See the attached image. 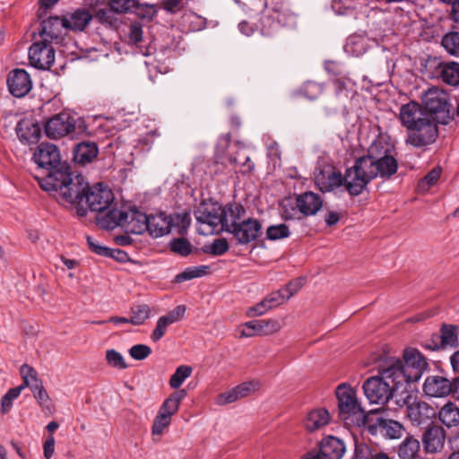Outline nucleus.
Listing matches in <instances>:
<instances>
[{
	"label": "nucleus",
	"mask_w": 459,
	"mask_h": 459,
	"mask_svg": "<svg viewBox=\"0 0 459 459\" xmlns=\"http://www.w3.org/2000/svg\"><path fill=\"white\" fill-rule=\"evenodd\" d=\"M397 169L394 143L387 135H378L369 145L367 155L357 159L348 173L350 195H360L374 178H389Z\"/></svg>",
	"instance_id": "nucleus-1"
},
{
	"label": "nucleus",
	"mask_w": 459,
	"mask_h": 459,
	"mask_svg": "<svg viewBox=\"0 0 459 459\" xmlns=\"http://www.w3.org/2000/svg\"><path fill=\"white\" fill-rule=\"evenodd\" d=\"M35 178L43 190L58 194L63 202L78 206V215H86L87 209L82 207V204L89 184L82 175L72 173L69 166H63L61 170H56L51 175L36 176Z\"/></svg>",
	"instance_id": "nucleus-2"
},
{
	"label": "nucleus",
	"mask_w": 459,
	"mask_h": 459,
	"mask_svg": "<svg viewBox=\"0 0 459 459\" xmlns=\"http://www.w3.org/2000/svg\"><path fill=\"white\" fill-rule=\"evenodd\" d=\"M377 372V376L368 377L364 382L362 388L370 403L384 405L403 383L393 376L394 372L385 360L379 364Z\"/></svg>",
	"instance_id": "nucleus-3"
},
{
	"label": "nucleus",
	"mask_w": 459,
	"mask_h": 459,
	"mask_svg": "<svg viewBox=\"0 0 459 459\" xmlns=\"http://www.w3.org/2000/svg\"><path fill=\"white\" fill-rule=\"evenodd\" d=\"M403 359L391 357L385 359L394 372L393 376L403 384L418 381L428 368L426 359L415 348L405 349Z\"/></svg>",
	"instance_id": "nucleus-4"
},
{
	"label": "nucleus",
	"mask_w": 459,
	"mask_h": 459,
	"mask_svg": "<svg viewBox=\"0 0 459 459\" xmlns=\"http://www.w3.org/2000/svg\"><path fill=\"white\" fill-rule=\"evenodd\" d=\"M335 394L338 400L340 417L347 421L351 420L358 427L366 426L370 420V413L361 407L356 391L347 384H341L336 387Z\"/></svg>",
	"instance_id": "nucleus-5"
},
{
	"label": "nucleus",
	"mask_w": 459,
	"mask_h": 459,
	"mask_svg": "<svg viewBox=\"0 0 459 459\" xmlns=\"http://www.w3.org/2000/svg\"><path fill=\"white\" fill-rule=\"evenodd\" d=\"M396 404L406 408V416L413 426L429 427L436 418V409L428 403L418 399L409 392L396 399Z\"/></svg>",
	"instance_id": "nucleus-6"
},
{
	"label": "nucleus",
	"mask_w": 459,
	"mask_h": 459,
	"mask_svg": "<svg viewBox=\"0 0 459 459\" xmlns=\"http://www.w3.org/2000/svg\"><path fill=\"white\" fill-rule=\"evenodd\" d=\"M190 224V215L186 212L167 215L165 212L148 215L146 231L152 238H160L169 234L173 228L186 229Z\"/></svg>",
	"instance_id": "nucleus-7"
},
{
	"label": "nucleus",
	"mask_w": 459,
	"mask_h": 459,
	"mask_svg": "<svg viewBox=\"0 0 459 459\" xmlns=\"http://www.w3.org/2000/svg\"><path fill=\"white\" fill-rule=\"evenodd\" d=\"M221 206L218 203L202 202L195 211L198 232L212 235L221 231Z\"/></svg>",
	"instance_id": "nucleus-8"
},
{
	"label": "nucleus",
	"mask_w": 459,
	"mask_h": 459,
	"mask_svg": "<svg viewBox=\"0 0 459 459\" xmlns=\"http://www.w3.org/2000/svg\"><path fill=\"white\" fill-rule=\"evenodd\" d=\"M353 169V166L347 169L342 176L341 171L330 165H324L316 169L314 173V181L317 188L322 193L332 192L338 187L344 186L347 192L349 190L348 173Z\"/></svg>",
	"instance_id": "nucleus-9"
},
{
	"label": "nucleus",
	"mask_w": 459,
	"mask_h": 459,
	"mask_svg": "<svg viewBox=\"0 0 459 459\" xmlns=\"http://www.w3.org/2000/svg\"><path fill=\"white\" fill-rule=\"evenodd\" d=\"M438 121L430 117L419 126L406 131L405 143L418 149L433 144L438 137Z\"/></svg>",
	"instance_id": "nucleus-10"
},
{
	"label": "nucleus",
	"mask_w": 459,
	"mask_h": 459,
	"mask_svg": "<svg viewBox=\"0 0 459 459\" xmlns=\"http://www.w3.org/2000/svg\"><path fill=\"white\" fill-rule=\"evenodd\" d=\"M270 6L276 17L271 19L269 15L261 18V32L263 35H271L278 28V24L287 25L293 19L289 0H271Z\"/></svg>",
	"instance_id": "nucleus-11"
},
{
	"label": "nucleus",
	"mask_w": 459,
	"mask_h": 459,
	"mask_svg": "<svg viewBox=\"0 0 459 459\" xmlns=\"http://www.w3.org/2000/svg\"><path fill=\"white\" fill-rule=\"evenodd\" d=\"M424 105V110L437 118L438 123L441 121L446 124V118L449 114V103L447 95L443 91L437 88H430L426 91L421 98Z\"/></svg>",
	"instance_id": "nucleus-12"
},
{
	"label": "nucleus",
	"mask_w": 459,
	"mask_h": 459,
	"mask_svg": "<svg viewBox=\"0 0 459 459\" xmlns=\"http://www.w3.org/2000/svg\"><path fill=\"white\" fill-rule=\"evenodd\" d=\"M33 159L39 168L47 171V175L61 170L63 166H68V164L61 162L58 148L48 143H41L38 146Z\"/></svg>",
	"instance_id": "nucleus-13"
},
{
	"label": "nucleus",
	"mask_w": 459,
	"mask_h": 459,
	"mask_svg": "<svg viewBox=\"0 0 459 459\" xmlns=\"http://www.w3.org/2000/svg\"><path fill=\"white\" fill-rule=\"evenodd\" d=\"M75 126V117L67 111H63L50 117L46 122L44 129L48 137L58 139L74 133Z\"/></svg>",
	"instance_id": "nucleus-14"
},
{
	"label": "nucleus",
	"mask_w": 459,
	"mask_h": 459,
	"mask_svg": "<svg viewBox=\"0 0 459 459\" xmlns=\"http://www.w3.org/2000/svg\"><path fill=\"white\" fill-rule=\"evenodd\" d=\"M84 201L92 212H103L108 209L114 201V195L110 188L102 183L88 186Z\"/></svg>",
	"instance_id": "nucleus-15"
},
{
	"label": "nucleus",
	"mask_w": 459,
	"mask_h": 459,
	"mask_svg": "<svg viewBox=\"0 0 459 459\" xmlns=\"http://www.w3.org/2000/svg\"><path fill=\"white\" fill-rule=\"evenodd\" d=\"M30 64L40 70H48L55 62V49L50 42L43 39L33 43L29 49Z\"/></svg>",
	"instance_id": "nucleus-16"
},
{
	"label": "nucleus",
	"mask_w": 459,
	"mask_h": 459,
	"mask_svg": "<svg viewBox=\"0 0 459 459\" xmlns=\"http://www.w3.org/2000/svg\"><path fill=\"white\" fill-rule=\"evenodd\" d=\"M345 450L342 439L329 436L322 439L319 451L307 452L303 459H342Z\"/></svg>",
	"instance_id": "nucleus-17"
},
{
	"label": "nucleus",
	"mask_w": 459,
	"mask_h": 459,
	"mask_svg": "<svg viewBox=\"0 0 459 459\" xmlns=\"http://www.w3.org/2000/svg\"><path fill=\"white\" fill-rule=\"evenodd\" d=\"M430 117H432V116L424 110L423 107L416 101H410L402 105L398 115V119L406 131L420 125Z\"/></svg>",
	"instance_id": "nucleus-18"
},
{
	"label": "nucleus",
	"mask_w": 459,
	"mask_h": 459,
	"mask_svg": "<svg viewBox=\"0 0 459 459\" xmlns=\"http://www.w3.org/2000/svg\"><path fill=\"white\" fill-rule=\"evenodd\" d=\"M431 342L432 344L426 345V347L433 351L447 347L456 348L459 345V327L455 325L443 324L440 327V333L434 334Z\"/></svg>",
	"instance_id": "nucleus-19"
},
{
	"label": "nucleus",
	"mask_w": 459,
	"mask_h": 459,
	"mask_svg": "<svg viewBox=\"0 0 459 459\" xmlns=\"http://www.w3.org/2000/svg\"><path fill=\"white\" fill-rule=\"evenodd\" d=\"M446 430L437 425L426 429L421 437L423 450L426 454L436 455L440 453L445 446Z\"/></svg>",
	"instance_id": "nucleus-20"
},
{
	"label": "nucleus",
	"mask_w": 459,
	"mask_h": 459,
	"mask_svg": "<svg viewBox=\"0 0 459 459\" xmlns=\"http://www.w3.org/2000/svg\"><path fill=\"white\" fill-rule=\"evenodd\" d=\"M7 85L12 95L22 98L27 95L32 88L30 74L24 69H13L10 72Z\"/></svg>",
	"instance_id": "nucleus-21"
},
{
	"label": "nucleus",
	"mask_w": 459,
	"mask_h": 459,
	"mask_svg": "<svg viewBox=\"0 0 459 459\" xmlns=\"http://www.w3.org/2000/svg\"><path fill=\"white\" fill-rule=\"evenodd\" d=\"M261 229L262 225L258 220L249 218L242 221L230 233L233 234L238 243L248 244L257 238Z\"/></svg>",
	"instance_id": "nucleus-22"
},
{
	"label": "nucleus",
	"mask_w": 459,
	"mask_h": 459,
	"mask_svg": "<svg viewBox=\"0 0 459 459\" xmlns=\"http://www.w3.org/2000/svg\"><path fill=\"white\" fill-rule=\"evenodd\" d=\"M423 391L431 397H444L450 393L454 395V383L441 376H429L425 379Z\"/></svg>",
	"instance_id": "nucleus-23"
},
{
	"label": "nucleus",
	"mask_w": 459,
	"mask_h": 459,
	"mask_svg": "<svg viewBox=\"0 0 459 459\" xmlns=\"http://www.w3.org/2000/svg\"><path fill=\"white\" fill-rule=\"evenodd\" d=\"M186 307L179 305L173 310L169 311L167 315L160 316L156 324V326L151 334V339L153 342H159L166 333L169 325L180 321L185 315Z\"/></svg>",
	"instance_id": "nucleus-24"
},
{
	"label": "nucleus",
	"mask_w": 459,
	"mask_h": 459,
	"mask_svg": "<svg viewBox=\"0 0 459 459\" xmlns=\"http://www.w3.org/2000/svg\"><path fill=\"white\" fill-rule=\"evenodd\" d=\"M123 229L126 233L141 235L148 229V215L136 209L126 211Z\"/></svg>",
	"instance_id": "nucleus-25"
},
{
	"label": "nucleus",
	"mask_w": 459,
	"mask_h": 459,
	"mask_svg": "<svg viewBox=\"0 0 459 459\" xmlns=\"http://www.w3.org/2000/svg\"><path fill=\"white\" fill-rule=\"evenodd\" d=\"M16 134L20 141L24 144L36 143L41 134L40 126L32 119L24 118L18 122Z\"/></svg>",
	"instance_id": "nucleus-26"
},
{
	"label": "nucleus",
	"mask_w": 459,
	"mask_h": 459,
	"mask_svg": "<svg viewBox=\"0 0 459 459\" xmlns=\"http://www.w3.org/2000/svg\"><path fill=\"white\" fill-rule=\"evenodd\" d=\"M245 208L240 204H229L221 207V228L227 232L232 231V229L238 225L240 219L245 214Z\"/></svg>",
	"instance_id": "nucleus-27"
},
{
	"label": "nucleus",
	"mask_w": 459,
	"mask_h": 459,
	"mask_svg": "<svg viewBox=\"0 0 459 459\" xmlns=\"http://www.w3.org/2000/svg\"><path fill=\"white\" fill-rule=\"evenodd\" d=\"M40 27V36L50 43L54 39H58L62 36L63 30L67 29L65 19H60L58 16H50L43 20Z\"/></svg>",
	"instance_id": "nucleus-28"
},
{
	"label": "nucleus",
	"mask_w": 459,
	"mask_h": 459,
	"mask_svg": "<svg viewBox=\"0 0 459 459\" xmlns=\"http://www.w3.org/2000/svg\"><path fill=\"white\" fill-rule=\"evenodd\" d=\"M297 205L302 214L311 216L321 209L323 201L317 194L305 192L298 196Z\"/></svg>",
	"instance_id": "nucleus-29"
},
{
	"label": "nucleus",
	"mask_w": 459,
	"mask_h": 459,
	"mask_svg": "<svg viewBox=\"0 0 459 459\" xmlns=\"http://www.w3.org/2000/svg\"><path fill=\"white\" fill-rule=\"evenodd\" d=\"M367 425L369 429L375 428L382 435L392 439L399 438L403 431V426L400 422L382 417L377 418L375 424L370 425L368 422Z\"/></svg>",
	"instance_id": "nucleus-30"
},
{
	"label": "nucleus",
	"mask_w": 459,
	"mask_h": 459,
	"mask_svg": "<svg viewBox=\"0 0 459 459\" xmlns=\"http://www.w3.org/2000/svg\"><path fill=\"white\" fill-rule=\"evenodd\" d=\"M244 327L253 331L255 335H270L279 332L281 323L276 319L252 320L244 324Z\"/></svg>",
	"instance_id": "nucleus-31"
},
{
	"label": "nucleus",
	"mask_w": 459,
	"mask_h": 459,
	"mask_svg": "<svg viewBox=\"0 0 459 459\" xmlns=\"http://www.w3.org/2000/svg\"><path fill=\"white\" fill-rule=\"evenodd\" d=\"M126 218V211L112 208L106 213L98 216L97 220L103 229L113 230L117 227L123 228Z\"/></svg>",
	"instance_id": "nucleus-32"
},
{
	"label": "nucleus",
	"mask_w": 459,
	"mask_h": 459,
	"mask_svg": "<svg viewBox=\"0 0 459 459\" xmlns=\"http://www.w3.org/2000/svg\"><path fill=\"white\" fill-rule=\"evenodd\" d=\"M99 149L95 143H79L74 151V160L80 164H87L92 161L98 155Z\"/></svg>",
	"instance_id": "nucleus-33"
},
{
	"label": "nucleus",
	"mask_w": 459,
	"mask_h": 459,
	"mask_svg": "<svg viewBox=\"0 0 459 459\" xmlns=\"http://www.w3.org/2000/svg\"><path fill=\"white\" fill-rule=\"evenodd\" d=\"M330 421V414L327 410L318 408L309 411L305 419L307 430L313 432L326 426Z\"/></svg>",
	"instance_id": "nucleus-34"
},
{
	"label": "nucleus",
	"mask_w": 459,
	"mask_h": 459,
	"mask_svg": "<svg viewBox=\"0 0 459 459\" xmlns=\"http://www.w3.org/2000/svg\"><path fill=\"white\" fill-rule=\"evenodd\" d=\"M420 453V443L412 436H407L400 443L397 449V455L400 459H418Z\"/></svg>",
	"instance_id": "nucleus-35"
},
{
	"label": "nucleus",
	"mask_w": 459,
	"mask_h": 459,
	"mask_svg": "<svg viewBox=\"0 0 459 459\" xmlns=\"http://www.w3.org/2000/svg\"><path fill=\"white\" fill-rule=\"evenodd\" d=\"M187 393L186 389H179L174 391L168 398L164 400L159 409V412L166 414L172 418L178 410L181 402L186 397Z\"/></svg>",
	"instance_id": "nucleus-36"
},
{
	"label": "nucleus",
	"mask_w": 459,
	"mask_h": 459,
	"mask_svg": "<svg viewBox=\"0 0 459 459\" xmlns=\"http://www.w3.org/2000/svg\"><path fill=\"white\" fill-rule=\"evenodd\" d=\"M437 70L444 82L453 86L459 84V63H439Z\"/></svg>",
	"instance_id": "nucleus-37"
},
{
	"label": "nucleus",
	"mask_w": 459,
	"mask_h": 459,
	"mask_svg": "<svg viewBox=\"0 0 459 459\" xmlns=\"http://www.w3.org/2000/svg\"><path fill=\"white\" fill-rule=\"evenodd\" d=\"M92 19L91 13L84 8L75 10L69 18L65 19L67 29L83 30Z\"/></svg>",
	"instance_id": "nucleus-38"
},
{
	"label": "nucleus",
	"mask_w": 459,
	"mask_h": 459,
	"mask_svg": "<svg viewBox=\"0 0 459 459\" xmlns=\"http://www.w3.org/2000/svg\"><path fill=\"white\" fill-rule=\"evenodd\" d=\"M439 420L447 428L459 425V408L452 402H447L438 411Z\"/></svg>",
	"instance_id": "nucleus-39"
},
{
	"label": "nucleus",
	"mask_w": 459,
	"mask_h": 459,
	"mask_svg": "<svg viewBox=\"0 0 459 459\" xmlns=\"http://www.w3.org/2000/svg\"><path fill=\"white\" fill-rule=\"evenodd\" d=\"M229 160L236 171L243 175L249 174L255 169V163L244 152H238L235 156H230Z\"/></svg>",
	"instance_id": "nucleus-40"
},
{
	"label": "nucleus",
	"mask_w": 459,
	"mask_h": 459,
	"mask_svg": "<svg viewBox=\"0 0 459 459\" xmlns=\"http://www.w3.org/2000/svg\"><path fill=\"white\" fill-rule=\"evenodd\" d=\"M182 25L189 31H199L205 28L206 21L194 12H188L182 16Z\"/></svg>",
	"instance_id": "nucleus-41"
},
{
	"label": "nucleus",
	"mask_w": 459,
	"mask_h": 459,
	"mask_svg": "<svg viewBox=\"0 0 459 459\" xmlns=\"http://www.w3.org/2000/svg\"><path fill=\"white\" fill-rule=\"evenodd\" d=\"M210 266L209 265H198V266H190L186 268L182 273L178 274L175 278L177 282H183L186 281H189L195 278L203 277L209 273Z\"/></svg>",
	"instance_id": "nucleus-42"
},
{
	"label": "nucleus",
	"mask_w": 459,
	"mask_h": 459,
	"mask_svg": "<svg viewBox=\"0 0 459 459\" xmlns=\"http://www.w3.org/2000/svg\"><path fill=\"white\" fill-rule=\"evenodd\" d=\"M108 6L113 13L126 14L134 12L138 0H109Z\"/></svg>",
	"instance_id": "nucleus-43"
},
{
	"label": "nucleus",
	"mask_w": 459,
	"mask_h": 459,
	"mask_svg": "<svg viewBox=\"0 0 459 459\" xmlns=\"http://www.w3.org/2000/svg\"><path fill=\"white\" fill-rule=\"evenodd\" d=\"M20 372L22 377V384L19 387H22V390L25 387H30L32 390L35 385L42 384L41 380L38 378L37 371L32 367L24 364L21 367Z\"/></svg>",
	"instance_id": "nucleus-44"
},
{
	"label": "nucleus",
	"mask_w": 459,
	"mask_h": 459,
	"mask_svg": "<svg viewBox=\"0 0 459 459\" xmlns=\"http://www.w3.org/2000/svg\"><path fill=\"white\" fill-rule=\"evenodd\" d=\"M151 315V308L147 304H136L131 307L130 324L133 325H143Z\"/></svg>",
	"instance_id": "nucleus-45"
},
{
	"label": "nucleus",
	"mask_w": 459,
	"mask_h": 459,
	"mask_svg": "<svg viewBox=\"0 0 459 459\" xmlns=\"http://www.w3.org/2000/svg\"><path fill=\"white\" fill-rule=\"evenodd\" d=\"M441 45L451 56H459V32L451 31L445 34Z\"/></svg>",
	"instance_id": "nucleus-46"
},
{
	"label": "nucleus",
	"mask_w": 459,
	"mask_h": 459,
	"mask_svg": "<svg viewBox=\"0 0 459 459\" xmlns=\"http://www.w3.org/2000/svg\"><path fill=\"white\" fill-rule=\"evenodd\" d=\"M192 368L187 365L178 367L169 379V385L173 389H178L182 385L186 378L192 374Z\"/></svg>",
	"instance_id": "nucleus-47"
},
{
	"label": "nucleus",
	"mask_w": 459,
	"mask_h": 459,
	"mask_svg": "<svg viewBox=\"0 0 459 459\" xmlns=\"http://www.w3.org/2000/svg\"><path fill=\"white\" fill-rule=\"evenodd\" d=\"M267 6L265 0H244L243 10L250 16L255 17L262 13Z\"/></svg>",
	"instance_id": "nucleus-48"
},
{
	"label": "nucleus",
	"mask_w": 459,
	"mask_h": 459,
	"mask_svg": "<svg viewBox=\"0 0 459 459\" xmlns=\"http://www.w3.org/2000/svg\"><path fill=\"white\" fill-rule=\"evenodd\" d=\"M229 244L225 238H217L210 245H205L203 251L205 254L219 256L222 255L229 250Z\"/></svg>",
	"instance_id": "nucleus-49"
},
{
	"label": "nucleus",
	"mask_w": 459,
	"mask_h": 459,
	"mask_svg": "<svg viewBox=\"0 0 459 459\" xmlns=\"http://www.w3.org/2000/svg\"><path fill=\"white\" fill-rule=\"evenodd\" d=\"M290 229L284 224L271 225L266 230V237L270 240H280L290 236Z\"/></svg>",
	"instance_id": "nucleus-50"
},
{
	"label": "nucleus",
	"mask_w": 459,
	"mask_h": 459,
	"mask_svg": "<svg viewBox=\"0 0 459 459\" xmlns=\"http://www.w3.org/2000/svg\"><path fill=\"white\" fill-rule=\"evenodd\" d=\"M170 250L182 256H187L192 252L191 243L185 238H174L169 243Z\"/></svg>",
	"instance_id": "nucleus-51"
},
{
	"label": "nucleus",
	"mask_w": 459,
	"mask_h": 459,
	"mask_svg": "<svg viewBox=\"0 0 459 459\" xmlns=\"http://www.w3.org/2000/svg\"><path fill=\"white\" fill-rule=\"evenodd\" d=\"M172 418L158 411L152 427V434L160 436L170 425Z\"/></svg>",
	"instance_id": "nucleus-52"
},
{
	"label": "nucleus",
	"mask_w": 459,
	"mask_h": 459,
	"mask_svg": "<svg viewBox=\"0 0 459 459\" xmlns=\"http://www.w3.org/2000/svg\"><path fill=\"white\" fill-rule=\"evenodd\" d=\"M134 13L142 19L152 21L158 13V5L138 1V6Z\"/></svg>",
	"instance_id": "nucleus-53"
},
{
	"label": "nucleus",
	"mask_w": 459,
	"mask_h": 459,
	"mask_svg": "<svg viewBox=\"0 0 459 459\" xmlns=\"http://www.w3.org/2000/svg\"><path fill=\"white\" fill-rule=\"evenodd\" d=\"M106 359L108 364L112 368L117 369H125L127 368V364L122 354L114 349L107 350Z\"/></svg>",
	"instance_id": "nucleus-54"
},
{
	"label": "nucleus",
	"mask_w": 459,
	"mask_h": 459,
	"mask_svg": "<svg viewBox=\"0 0 459 459\" xmlns=\"http://www.w3.org/2000/svg\"><path fill=\"white\" fill-rule=\"evenodd\" d=\"M187 0H161L160 7L169 14H176L182 11Z\"/></svg>",
	"instance_id": "nucleus-55"
},
{
	"label": "nucleus",
	"mask_w": 459,
	"mask_h": 459,
	"mask_svg": "<svg viewBox=\"0 0 459 459\" xmlns=\"http://www.w3.org/2000/svg\"><path fill=\"white\" fill-rule=\"evenodd\" d=\"M345 50L356 56L362 55L365 52L364 39L361 38H350L345 46Z\"/></svg>",
	"instance_id": "nucleus-56"
},
{
	"label": "nucleus",
	"mask_w": 459,
	"mask_h": 459,
	"mask_svg": "<svg viewBox=\"0 0 459 459\" xmlns=\"http://www.w3.org/2000/svg\"><path fill=\"white\" fill-rule=\"evenodd\" d=\"M128 353L135 360H143L152 353V349L146 344H135L129 350Z\"/></svg>",
	"instance_id": "nucleus-57"
},
{
	"label": "nucleus",
	"mask_w": 459,
	"mask_h": 459,
	"mask_svg": "<svg viewBox=\"0 0 459 459\" xmlns=\"http://www.w3.org/2000/svg\"><path fill=\"white\" fill-rule=\"evenodd\" d=\"M22 392V387L16 386L14 388H11L1 399V407L2 411L4 413L7 412L12 405L13 401L16 399Z\"/></svg>",
	"instance_id": "nucleus-58"
},
{
	"label": "nucleus",
	"mask_w": 459,
	"mask_h": 459,
	"mask_svg": "<svg viewBox=\"0 0 459 459\" xmlns=\"http://www.w3.org/2000/svg\"><path fill=\"white\" fill-rule=\"evenodd\" d=\"M354 455L365 457L366 459H390L389 456L384 453L372 454L369 447L363 444L356 446Z\"/></svg>",
	"instance_id": "nucleus-59"
},
{
	"label": "nucleus",
	"mask_w": 459,
	"mask_h": 459,
	"mask_svg": "<svg viewBox=\"0 0 459 459\" xmlns=\"http://www.w3.org/2000/svg\"><path fill=\"white\" fill-rule=\"evenodd\" d=\"M239 399L247 397L255 393L259 388V383L256 381L244 382L234 387Z\"/></svg>",
	"instance_id": "nucleus-60"
},
{
	"label": "nucleus",
	"mask_w": 459,
	"mask_h": 459,
	"mask_svg": "<svg viewBox=\"0 0 459 459\" xmlns=\"http://www.w3.org/2000/svg\"><path fill=\"white\" fill-rule=\"evenodd\" d=\"M128 39L130 42L138 44L143 40V26L140 22H132L129 26Z\"/></svg>",
	"instance_id": "nucleus-61"
},
{
	"label": "nucleus",
	"mask_w": 459,
	"mask_h": 459,
	"mask_svg": "<svg viewBox=\"0 0 459 459\" xmlns=\"http://www.w3.org/2000/svg\"><path fill=\"white\" fill-rule=\"evenodd\" d=\"M270 309H272L271 306L267 303L266 298H264L260 302L249 307L247 314L249 316H260Z\"/></svg>",
	"instance_id": "nucleus-62"
},
{
	"label": "nucleus",
	"mask_w": 459,
	"mask_h": 459,
	"mask_svg": "<svg viewBox=\"0 0 459 459\" xmlns=\"http://www.w3.org/2000/svg\"><path fill=\"white\" fill-rule=\"evenodd\" d=\"M265 298L267 299V303H269L272 308L277 307L283 304L285 301L289 300L288 297L283 294L282 291L277 290L271 292Z\"/></svg>",
	"instance_id": "nucleus-63"
},
{
	"label": "nucleus",
	"mask_w": 459,
	"mask_h": 459,
	"mask_svg": "<svg viewBox=\"0 0 459 459\" xmlns=\"http://www.w3.org/2000/svg\"><path fill=\"white\" fill-rule=\"evenodd\" d=\"M31 392L33 397L36 399V401L39 403L40 406L47 404L50 400L49 395L48 394L46 389L43 386V384L39 385H35Z\"/></svg>",
	"instance_id": "nucleus-64"
}]
</instances>
